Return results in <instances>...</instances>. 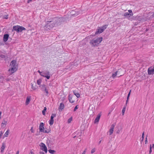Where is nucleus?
Returning <instances> with one entry per match:
<instances>
[{"mask_svg": "<svg viewBox=\"0 0 154 154\" xmlns=\"http://www.w3.org/2000/svg\"><path fill=\"white\" fill-rule=\"evenodd\" d=\"M29 154H34V153L32 151H31L29 153Z\"/></svg>", "mask_w": 154, "mask_h": 154, "instance_id": "49", "label": "nucleus"}, {"mask_svg": "<svg viewBox=\"0 0 154 154\" xmlns=\"http://www.w3.org/2000/svg\"><path fill=\"white\" fill-rule=\"evenodd\" d=\"M5 143H3L2 144V145L1 147V152L2 153H3V152L4 150L5 149Z\"/></svg>", "mask_w": 154, "mask_h": 154, "instance_id": "16", "label": "nucleus"}, {"mask_svg": "<svg viewBox=\"0 0 154 154\" xmlns=\"http://www.w3.org/2000/svg\"><path fill=\"white\" fill-rule=\"evenodd\" d=\"M16 61L15 60H12L10 63L11 69L9 70L11 72V74L15 72L17 70V66L16 65Z\"/></svg>", "mask_w": 154, "mask_h": 154, "instance_id": "2", "label": "nucleus"}, {"mask_svg": "<svg viewBox=\"0 0 154 154\" xmlns=\"http://www.w3.org/2000/svg\"><path fill=\"white\" fill-rule=\"evenodd\" d=\"M8 15H5L3 17V19H8Z\"/></svg>", "mask_w": 154, "mask_h": 154, "instance_id": "33", "label": "nucleus"}, {"mask_svg": "<svg viewBox=\"0 0 154 154\" xmlns=\"http://www.w3.org/2000/svg\"><path fill=\"white\" fill-rule=\"evenodd\" d=\"M119 70L120 71V72H119L118 73H117V77H119L120 76H121L124 74L123 73L121 72L122 70L119 69Z\"/></svg>", "mask_w": 154, "mask_h": 154, "instance_id": "21", "label": "nucleus"}, {"mask_svg": "<svg viewBox=\"0 0 154 154\" xmlns=\"http://www.w3.org/2000/svg\"><path fill=\"white\" fill-rule=\"evenodd\" d=\"M42 82V80L41 79H39L37 80V84L40 85Z\"/></svg>", "mask_w": 154, "mask_h": 154, "instance_id": "29", "label": "nucleus"}, {"mask_svg": "<svg viewBox=\"0 0 154 154\" xmlns=\"http://www.w3.org/2000/svg\"><path fill=\"white\" fill-rule=\"evenodd\" d=\"M38 72H39L40 74L42 76V74L43 72H41L39 70H38Z\"/></svg>", "mask_w": 154, "mask_h": 154, "instance_id": "44", "label": "nucleus"}, {"mask_svg": "<svg viewBox=\"0 0 154 154\" xmlns=\"http://www.w3.org/2000/svg\"><path fill=\"white\" fill-rule=\"evenodd\" d=\"M56 116V115L55 114H52L51 116V119H54V117H55Z\"/></svg>", "mask_w": 154, "mask_h": 154, "instance_id": "32", "label": "nucleus"}, {"mask_svg": "<svg viewBox=\"0 0 154 154\" xmlns=\"http://www.w3.org/2000/svg\"><path fill=\"white\" fill-rule=\"evenodd\" d=\"M152 17H154V13L152 15Z\"/></svg>", "mask_w": 154, "mask_h": 154, "instance_id": "52", "label": "nucleus"}, {"mask_svg": "<svg viewBox=\"0 0 154 154\" xmlns=\"http://www.w3.org/2000/svg\"><path fill=\"white\" fill-rule=\"evenodd\" d=\"M78 108V105H77L76 106H75V107L74 109V111H75L76 109H77Z\"/></svg>", "mask_w": 154, "mask_h": 154, "instance_id": "40", "label": "nucleus"}, {"mask_svg": "<svg viewBox=\"0 0 154 154\" xmlns=\"http://www.w3.org/2000/svg\"><path fill=\"white\" fill-rule=\"evenodd\" d=\"M3 133L2 131H0V138H1Z\"/></svg>", "mask_w": 154, "mask_h": 154, "instance_id": "43", "label": "nucleus"}, {"mask_svg": "<svg viewBox=\"0 0 154 154\" xmlns=\"http://www.w3.org/2000/svg\"><path fill=\"white\" fill-rule=\"evenodd\" d=\"M44 91L46 93L47 95H48V90L46 89V88H45V89H44Z\"/></svg>", "mask_w": 154, "mask_h": 154, "instance_id": "35", "label": "nucleus"}, {"mask_svg": "<svg viewBox=\"0 0 154 154\" xmlns=\"http://www.w3.org/2000/svg\"><path fill=\"white\" fill-rule=\"evenodd\" d=\"M74 94L77 97L79 98L80 97V94L79 93L76 92L75 91H73Z\"/></svg>", "mask_w": 154, "mask_h": 154, "instance_id": "23", "label": "nucleus"}, {"mask_svg": "<svg viewBox=\"0 0 154 154\" xmlns=\"http://www.w3.org/2000/svg\"><path fill=\"white\" fill-rule=\"evenodd\" d=\"M152 149H151V146H150L149 147V154H150L152 152Z\"/></svg>", "mask_w": 154, "mask_h": 154, "instance_id": "41", "label": "nucleus"}, {"mask_svg": "<svg viewBox=\"0 0 154 154\" xmlns=\"http://www.w3.org/2000/svg\"><path fill=\"white\" fill-rule=\"evenodd\" d=\"M145 143L146 144L147 143V137L146 138V140H145Z\"/></svg>", "mask_w": 154, "mask_h": 154, "instance_id": "48", "label": "nucleus"}, {"mask_svg": "<svg viewBox=\"0 0 154 154\" xmlns=\"http://www.w3.org/2000/svg\"><path fill=\"white\" fill-rule=\"evenodd\" d=\"M25 30L26 29L24 27L19 26V32H21L23 30Z\"/></svg>", "mask_w": 154, "mask_h": 154, "instance_id": "20", "label": "nucleus"}, {"mask_svg": "<svg viewBox=\"0 0 154 154\" xmlns=\"http://www.w3.org/2000/svg\"><path fill=\"white\" fill-rule=\"evenodd\" d=\"M118 132H119V131H117V133H118Z\"/></svg>", "mask_w": 154, "mask_h": 154, "instance_id": "60", "label": "nucleus"}, {"mask_svg": "<svg viewBox=\"0 0 154 154\" xmlns=\"http://www.w3.org/2000/svg\"><path fill=\"white\" fill-rule=\"evenodd\" d=\"M148 73L149 75H153L154 74V66L150 67L148 69Z\"/></svg>", "mask_w": 154, "mask_h": 154, "instance_id": "9", "label": "nucleus"}, {"mask_svg": "<svg viewBox=\"0 0 154 154\" xmlns=\"http://www.w3.org/2000/svg\"><path fill=\"white\" fill-rule=\"evenodd\" d=\"M96 149L95 148H94L92 149L91 151V153L92 154L94 153Z\"/></svg>", "mask_w": 154, "mask_h": 154, "instance_id": "34", "label": "nucleus"}, {"mask_svg": "<svg viewBox=\"0 0 154 154\" xmlns=\"http://www.w3.org/2000/svg\"><path fill=\"white\" fill-rule=\"evenodd\" d=\"M54 119H51L49 122V123L50 125H52L54 123Z\"/></svg>", "mask_w": 154, "mask_h": 154, "instance_id": "24", "label": "nucleus"}, {"mask_svg": "<svg viewBox=\"0 0 154 154\" xmlns=\"http://www.w3.org/2000/svg\"><path fill=\"white\" fill-rule=\"evenodd\" d=\"M142 139L141 140V141H143V139H144V132L142 134Z\"/></svg>", "mask_w": 154, "mask_h": 154, "instance_id": "37", "label": "nucleus"}, {"mask_svg": "<svg viewBox=\"0 0 154 154\" xmlns=\"http://www.w3.org/2000/svg\"><path fill=\"white\" fill-rule=\"evenodd\" d=\"M72 118H69L68 120V123H70L72 121Z\"/></svg>", "mask_w": 154, "mask_h": 154, "instance_id": "38", "label": "nucleus"}, {"mask_svg": "<svg viewBox=\"0 0 154 154\" xmlns=\"http://www.w3.org/2000/svg\"><path fill=\"white\" fill-rule=\"evenodd\" d=\"M126 107L125 106L122 110V115H123L124 114L125 110Z\"/></svg>", "mask_w": 154, "mask_h": 154, "instance_id": "30", "label": "nucleus"}, {"mask_svg": "<svg viewBox=\"0 0 154 154\" xmlns=\"http://www.w3.org/2000/svg\"><path fill=\"white\" fill-rule=\"evenodd\" d=\"M101 141H102V140H101L100 141H99V144H100L101 143Z\"/></svg>", "mask_w": 154, "mask_h": 154, "instance_id": "54", "label": "nucleus"}, {"mask_svg": "<svg viewBox=\"0 0 154 154\" xmlns=\"http://www.w3.org/2000/svg\"><path fill=\"white\" fill-rule=\"evenodd\" d=\"M9 133V130L8 129L6 131V132L4 134V136L5 137H7L8 136V134Z\"/></svg>", "mask_w": 154, "mask_h": 154, "instance_id": "22", "label": "nucleus"}, {"mask_svg": "<svg viewBox=\"0 0 154 154\" xmlns=\"http://www.w3.org/2000/svg\"><path fill=\"white\" fill-rule=\"evenodd\" d=\"M9 36V35L8 34H5L4 35L3 40L4 42H6L7 41Z\"/></svg>", "mask_w": 154, "mask_h": 154, "instance_id": "11", "label": "nucleus"}, {"mask_svg": "<svg viewBox=\"0 0 154 154\" xmlns=\"http://www.w3.org/2000/svg\"><path fill=\"white\" fill-rule=\"evenodd\" d=\"M118 132H119V131H117V133H118Z\"/></svg>", "mask_w": 154, "mask_h": 154, "instance_id": "59", "label": "nucleus"}, {"mask_svg": "<svg viewBox=\"0 0 154 154\" xmlns=\"http://www.w3.org/2000/svg\"><path fill=\"white\" fill-rule=\"evenodd\" d=\"M115 126V125L114 124L111 125L110 127V128L109 131V135H111L113 132L114 130V128Z\"/></svg>", "mask_w": 154, "mask_h": 154, "instance_id": "12", "label": "nucleus"}, {"mask_svg": "<svg viewBox=\"0 0 154 154\" xmlns=\"http://www.w3.org/2000/svg\"><path fill=\"white\" fill-rule=\"evenodd\" d=\"M19 151H17L16 152V154H19Z\"/></svg>", "mask_w": 154, "mask_h": 154, "instance_id": "53", "label": "nucleus"}, {"mask_svg": "<svg viewBox=\"0 0 154 154\" xmlns=\"http://www.w3.org/2000/svg\"><path fill=\"white\" fill-rule=\"evenodd\" d=\"M46 107H45L44 108V109H43V110H42V114L44 115H45V111H46Z\"/></svg>", "mask_w": 154, "mask_h": 154, "instance_id": "28", "label": "nucleus"}, {"mask_svg": "<svg viewBox=\"0 0 154 154\" xmlns=\"http://www.w3.org/2000/svg\"><path fill=\"white\" fill-rule=\"evenodd\" d=\"M150 146H151V149L152 148H154V144H152V145L151 144Z\"/></svg>", "mask_w": 154, "mask_h": 154, "instance_id": "46", "label": "nucleus"}, {"mask_svg": "<svg viewBox=\"0 0 154 154\" xmlns=\"http://www.w3.org/2000/svg\"><path fill=\"white\" fill-rule=\"evenodd\" d=\"M19 26H13V29L15 31H16L17 32H19Z\"/></svg>", "mask_w": 154, "mask_h": 154, "instance_id": "17", "label": "nucleus"}, {"mask_svg": "<svg viewBox=\"0 0 154 154\" xmlns=\"http://www.w3.org/2000/svg\"><path fill=\"white\" fill-rule=\"evenodd\" d=\"M56 116V115L55 114H52L51 116V119H54V117H55Z\"/></svg>", "mask_w": 154, "mask_h": 154, "instance_id": "31", "label": "nucleus"}, {"mask_svg": "<svg viewBox=\"0 0 154 154\" xmlns=\"http://www.w3.org/2000/svg\"><path fill=\"white\" fill-rule=\"evenodd\" d=\"M39 87H41L42 90L43 91H44L45 88H46L45 85L44 84L40 86Z\"/></svg>", "mask_w": 154, "mask_h": 154, "instance_id": "25", "label": "nucleus"}, {"mask_svg": "<svg viewBox=\"0 0 154 154\" xmlns=\"http://www.w3.org/2000/svg\"><path fill=\"white\" fill-rule=\"evenodd\" d=\"M31 100V96H28L27 97L26 101V105H27L28 104H29L30 100Z\"/></svg>", "mask_w": 154, "mask_h": 154, "instance_id": "13", "label": "nucleus"}, {"mask_svg": "<svg viewBox=\"0 0 154 154\" xmlns=\"http://www.w3.org/2000/svg\"><path fill=\"white\" fill-rule=\"evenodd\" d=\"M42 76L48 79H49L50 77V72L47 71L43 72Z\"/></svg>", "mask_w": 154, "mask_h": 154, "instance_id": "5", "label": "nucleus"}, {"mask_svg": "<svg viewBox=\"0 0 154 154\" xmlns=\"http://www.w3.org/2000/svg\"><path fill=\"white\" fill-rule=\"evenodd\" d=\"M82 154H85V151H84Z\"/></svg>", "mask_w": 154, "mask_h": 154, "instance_id": "56", "label": "nucleus"}, {"mask_svg": "<svg viewBox=\"0 0 154 154\" xmlns=\"http://www.w3.org/2000/svg\"><path fill=\"white\" fill-rule=\"evenodd\" d=\"M7 123V122L4 120L2 123L1 126L3 128H5Z\"/></svg>", "mask_w": 154, "mask_h": 154, "instance_id": "18", "label": "nucleus"}, {"mask_svg": "<svg viewBox=\"0 0 154 154\" xmlns=\"http://www.w3.org/2000/svg\"><path fill=\"white\" fill-rule=\"evenodd\" d=\"M0 82H2V81H1V80H0Z\"/></svg>", "mask_w": 154, "mask_h": 154, "instance_id": "57", "label": "nucleus"}, {"mask_svg": "<svg viewBox=\"0 0 154 154\" xmlns=\"http://www.w3.org/2000/svg\"><path fill=\"white\" fill-rule=\"evenodd\" d=\"M39 154H45V153L43 152H39Z\"/></svg>", "mask_w": 154, "mask_h": 154, "instance_id": "50", "label": "nucleus"}, {"mask_svg": "<svg viewBox=\"0 0 154 154\" xmlns=\"http://www.w3.org/2000/svg\"><path fill=\"white\" fill-rule=\"evenodd\" d=\"M32 84V88L34 90H35L36 89V88L35 87H34L33 86V85L31 84Z\"/></svg>", "mask_w": 154, "mask_h": 154, "instance_id": "39", "label": "nucleus"}, {"mask_svg": "<svg viewBox=\"0 0 154 154\" xmlns=\"http://www.w3.org/2000/svg\"><path fill=\"white\" fill-rule=\"evenodd\" d=\"M66 20L65 17L54 18L53 20L47 22V24L45 26V29L47 30H51L54 26L61 25L62 22H66Z\"/></svg>", "mask_w": 154, "mask_h": 154, "instance_id": "1", "label": "nucleus"}, {"mask_svg": "<svg viewBox=\"0 0 154 154\" xmlns=\"http://www.w3.org/2000/svg\"><path fill=\"white\" fill-rule=\"evenodd\" d=\"M119 72H120V71L119 70H118L115 72V73L112 74V76L113 78H114L116 76L117 77V73Z\"/></svg>", "mask_w": 154, "mask_h": 154, "instance_id": "19", "label": "nucleus"}, {"mask_svg": "<svg viewBox=\"0 0 154 154\" xmlns=\"http://www.w3.org/2000/svg\"><path fill=\"white\" fill-rule=\"evenodd\" d=\"M29 1H31L32 0H28Z\"/></svg>", "mask_w": 154, "mask_h": 154, "instance_id": "58", "label": "nucleus"}, {"mask_svg": "<svg viewBox=\"0 0 154 154\" xmlns=\"http://www.w3.org/2000/svg\"><path fill=\"white\" fill-rule=\"evenodd\" d=\"M81 132L79 131H77L75 132L73 134V135H77V137H80L81 135Z\"/></svg>", "mask_w": 154, "mask_h": 154, "instance_id": "10", "label": "nucleus"}, {"mask_svg": "<svg viewBox=\"0 0 154 154\" xmlns=\"http://www.w3.org/2000/svg\"><path fill=\"white\" fill-rule=\"evenodd\" d=\"M74 137H73V138H75V137H77V135H74L73 136Z\"/></svg>", "mask_w": 154, "mask_h": 154, "instance_id": "55", "label": "nucleus"}, {"mask_svg": "<svg viewBox=\"0 0 154 154\" xmlns=\"http://www.w3.org/2000/svg\"><path fill=\"white\" fill-rule=\"evenodd\" d=\"M1 114H2V112H0V119L1 118Z\"/></svg>", "mask_w": 154, "mask_h": 154, "instance_id": "51", "label": "nucleus"}, {"mask_svg": "<svg viewBox=\"0 0 154 154\" xmlns=\"http://www.w3.org/2000/svg\"><path fill=\"white\" fill-rule=\"evenodd\" d=\"M107 26L108 25H105L101 27H98L95 32V34L100 33L103 32L104 30L107 28Z\"/></svg>", "mask_w": 154, "mask_h": 154, "instance_id": "4", "label": "nucleus"}, {"mask_svg": "<svg viewBox=\"0 0 154 154\" xmlns=\"http://www.w3.org/2000/svg\"><path fill=\"white\" fill-rule=\"evenodd\" d=\"M102 39L103 38L101 37L95 39H93L90 41V44L94 46L97 45L101 42L102 41Z\"/></svg>", "mask_w": 154, "mask_h": 154, "instance_id": "3", "label": "nucleus"}, {"mask_svg": "<svg viewBox=\"0 0 154 154\" xmlns=\"http://www.w3.org/2000/svg\"><path fill=\"white\" fill-rule=\"evenodd\" d=\"M131 90H130V91H129V93H128V95L127 96L130 97V93H131Z\"/></svg>", "mask_w": 154, "mask_h": 154, "instance_id": "47", "label": "nucleus"}, {"mask_svg": "<svg viewBox=\"0 0 154 154\" xmlns=\"http://www.w3.org/2000/svg\"><path fill=\"white\" fill-rule=\"evenodd\" d=\"M128 11L129 13L127 12H125L124 14V16L129 19L131 16L133 15V14L132 13V10H128Z\"/></svg>", "mask_w": 154, "mask_h": 154, "instance_id": "8", "label": "nucleus"}, {"mask_svg": "<svg viewBox=\"0 0 154 154\" xmlns=\"http://www.w3.org/2000/svg\"><path fill=\"white\" fill-rule=\"evenodd\" d=\"M30 131L32 133L34 132V130L33 129V128L32 127L30 129Z\"/></svg>", "mask_w": 154, "mask_h": 154, "instance_id": "45", "label": "nucleus"}, {"mask_svg": "<svg viewBox=\"0 0 154 154\" xmlns=\"http://www.w3.org/2000/svg\"><path fill=\"white\" fill-rule=\"evenodd\" d=\"M101 116V115L100 114H98L97 115V116L96 117V119L94 120V123L98 122L99 121V119H100V117Z\"/></svg>", "mask_w": 154, "mask_h": 154, "instance_id": "14", "label": "nucleus"}, {"mask_svg": "<svg viewBox=\"0 0 154 154\" xmlns=\"http://www.w3.org/2000/svg\"><path fill=\"white\" fill-rule=\"evenodd\" d=\"M48 152L49 153L52 154H54L56 152L55 150H52L51 149L48 150Z\"/></svg>", "mask_w": 154, "mask_h": 154, "instance_id": "27", "label": "nucleus"}, {"mask_svg": "<svg viewBox=\"0 0 154 154\" xmlns=\"http://www.w3.org/2000/svg\"><path fill=\"white\" fill-rule=\"evenodd\" d=\"M64 105L63 103H60L59 107V111H60V110L61 111L64 108Z\"/></svg>", "mask_w": 154, "mask_h": 154, "instance_id": "15", "label": "nucleus"}, {"mask_svg": "<svg viewBox=\"0 0 154 154\" xmlns=\"http://www.w3.org/2000/svg\"><path fill=\"white\" fill-rule=\"evenodd\" d=\"M129 97L127 96V100H126V106L127 104V103H128V99H129Z\"/></svg>", "mask_w": 154, "mask_h": 154, "instance_id": "42", "label": "nucleus"}, {"mask_svg": "<svg viewBox=\"0 0 154 154\" xmlns=\"http://www.w3.org/2000/svg\"><path fill=\"white\" fill-rule=\"evenodd\" d=\"M69 101L71 103H73L75 101L72 100V97H69Z\"/></svg>", "mask_w": 154, "mask_h": 154, "instance_id": "26", "label": "nucleus"}, {"mask_svg": "<svg viewBox=\"0 0 154 154\" xmlns=\"http://www.w3.org/2000/svg\"><path fill=\"white\" fill-rule=\"evenodd\" d=\"M40 146L41 147V149L43 151H44L45 153H47L48 150L45 145L44 143H41L40 145Z\"/></svg>", "mask_w": 154, "mask_h": 154, "instance_id": "7", "label": "nucleus"}, {"mask_svg": "<svg viewBox=\"0 0 154 154\" xmlns=\"http://www.w3.org/2000/svg\"><path fill=\"white\" fill-rule=\"evenodd\" d=\"M44 124L42 122H41L40 123V125L39 126V131L41 132H44L46 133H48L49 132L48 131H47L46 130H44Z\"/></svg>", "mask_w": 154, "mask_h": 154, "instance_id": "6", "label": "nucleus"}, {"mask_svg": "<svg viewBox=\"0 0 154 154\" xmlns=\"http://www.w3.org/2000/svg\"><path fill=\"white\" fill-rule=\"evenodd\" d=\"M0 57L1 58H5V56L4 55L1 54L0 55Z\"/></svg>", "mask_w": 154, "mask_h": 154, "instance_id": "36", "label": "nucleus"}]
</instances>
